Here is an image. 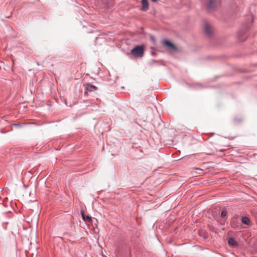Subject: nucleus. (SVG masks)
I'll return each mask as SVG.
<instances>
[{
	"mask_svg": "<svg viewBox=\"0 0 257 257\" xmlns=\"http://www.w3.org/2000/svg\"><path fill=\"white\" fill-rule=\"evenodd\" d=\"M97 89V87L90 84H87L85 86V90L88 91H94Z\"/></svg>",
	"mask_w": 257,
	"mask_h": 257,
	"instance_id": "5",
	"label": "nucleus"
},
{
	"mask_svg": "<svg viewBox=\"0 0 257 257\" xmlns=\"http://www.w3.org/2000/svg\"><path fill=\"white\" fill-rule=\"evenodd\" d=\"M151 39L153 42H155V38L153 36H151Z\"/></svg>",
	"mask_w": 257,
	"mask_h": 257,
	"instance_id": "12",
	"label": "nucleus"
},
{
	"mask_svg": "<svg viewBox=\"0 0 257 257\" xmlns=\"http://www.w3.org/2000/svg\"><path fill=\"white\" fill-rule=\"evenodd\" d=\"M204 31L206 34L209 35L212 32V28L208 24H205L204 27Z\"/></svg>",
	"mask_w": 257,
	"mask_h": 257,
	"instance_id": "4",
	"label": "nucleus"
},
{
	"mask_svg": "<svg viewBox=\"0 0 257 257\" xmlns=\"http://www.w3.org/2000/svg\"><path fill=\"white\" fill-rule=\"evenodd\" d=\"M131 54L135 57H142L144 54V47L138 45L131 50Z\"/></svg>",
	"mask_w": 257,
	"mask_h": 257,
	"instance_id": "1",
	"label": "nucleus"
},
{
	"mask_svg": "<svg viewBox=\"0 0 257 257\" xmlns=\"http://www.w3.org/2000/svg\"><path fill=\"white\" fill-rule=\"evenodd\" d=\"M227 215V211L226 210H222L221 213V217L223 218Z\"/></svg>",
	"mask_w": 257,
	"mask_h": 257,
	"instance_id": "10",
	"label": "nucleus"
},
{
	"mask_svg": "<svg viewBox=\"0 0 257 257\" xmlns=\"http://www.w3.org/2000/svg\"><path fill=\"white\" fill-rule=\"evenodd\" d=\"M162 43L170 51H176L177 50V47L168 40L163 41Z\"/></svg>",
	"mask_w": 257,
	"mask_h": 257,
	"instance_id": "2",
	"label": "nucleus"
},
{
	"mask_svg": "<svg viewBox=\"0 0 257 257\" xmlns=\"http://www.w3.org/2000/svg\"><path fill=\"white\" fill-rule=\"evenodd\" d=\"M217 2L215 0H208L206 7L209 10H213L217 6Z\"/></svg>",
	"mask_w": 257,
	"mask_h": 257,
	"instance_id": "3",
	"label": "nucleus"
},
{
	"mask_svg": "<svg viewBox=\"0 0 257 257\" xmlns=\"http://www.w3.org/2000/svg\"><path fill=\"white\" fill-rule=\"evenodd\" d=\"M81 215L82 216L83 220L87 222H90L91 221V219L90 217H89V216H87V215H85L83 211L81 212Z\"/></svg>",
	"mask_w": 257,
	"mask_h": 257,
	"instance_id": "7",
	"label": "nucleus"
},
{
	"mask_svg": "<svg viewBox=\"0 0 257 257\" xmlns=\"http://www.w3.org/2000/svg\"><path fill=\"white\" fill-rule=\"evenodd\" d=\"M242 222L246 225H249L250 224V220L248 217L244 216L241 219Z\"/></svg>",
	"mask_w": 257,
	"mask_h": 257,
	"instance_id": "9",
	"label": "nucleus"
},
{
	"mask_svg": "<svg viewBox=\"0 0 257 257\" xmlns=\"http://www.w3.org/2000/svg\"><path fill=\"white\" fill-rule=\"evenodd\" d=\"M142 10L146 11L149 8V4L147 0H142Z\"/></svg>",
	"mask_w": 257,
	"mask_h": 257,
	"instance_id": "6",
	"label": "nucleus"
},
{
	"mask_svg": "<svg viewBox=\"0 0 257 257\" xmlns=\"http://www.w3.org/2000/svg\"><path fill=\"white\" fill-rule=\"evenodd\" d=\"M153 2H156L157 1V0H152Z\"/></svg>",
	"mask_w": 257,
	"mask_h": 257,
	"instance_id": "13",
	"label": "nucleus"
},
{
	"mask_svg": "<svg viewBox=\"0 0 257 257\" xmlns=\"http://www.w3.org/2000/svg\"><path fill=\"white\" fill-rule=\"evenodd\" d=\"M195 170L197 171L196 173L199 174H201L202 171V169H200L199 168H196L195 169Z\"/></svg>",
	"mask_w": 257,
	"mask_h": 257,
	"instance_id": "11",
	"label": "nucleus"
},
{
	"mask_svg": "<svg viewBox=\"0 0 257 257\" xmlns=\"http://www.w3.org/2000/svg\"><path fill=\"white\" fill-rule=\"evenodd\" d=\"M228 244L230 246H234L237 245V243L233 238H229L228 240Z\"/></svg>",
	"mask_w": 257,
	"mask_h": 257,
	"instance_id": "8",
	"label": "nucleus"
}]
</instances>
